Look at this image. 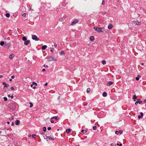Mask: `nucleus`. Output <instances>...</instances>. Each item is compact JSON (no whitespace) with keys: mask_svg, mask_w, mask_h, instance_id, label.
<instances>
[{"mask_svg":"<svg viewBox=\"0 0 146 146\" xmlns=\"http://www.w3.org/2000/svg\"><path fill=\"white\" fill-rule=\"evenodd\" d=\"M113 27V25L111 24H109L108 26V28L109 29H111Z\"/></svg>","mask_w":146,"mask_h":146,"instance_id":"obj_14","label":"nucleus"},{"mask_svg":"<svg viewBox=\"0 0 146 146\" xmlns=\"http://www.w3.org/2000/svg\"><path fill=\"white\" fill-rule=\"evenodd\" d=\"M138 117L139 119H140L141 118V117L140 115H139Z\"/></svg>","mask_w":146,"mask_h":146,"instance_id":"obj_47","label":"nucleus"},{"mask_svg":"<svg viewBox=\"0 0 146 146\" xmlns=\"http://www.w3.org/2000/svg\"><path fill=\"white\" fill-rule=\"evenodd\" d=\"M11 78H12V79H13L15 78V77L14 76H11Z\"/></svg>","mask_w":146,"mask_h":146,"instance_id":"obj_48","label":"nucleus"},{"mask_svg":"<svg viewBox=\"0 0 146 146\" xmlns=\"http://www.w3.org/2000/svg\"><path fill=\"white\" fill-rule=\"evenodd\" d=\"M46 138H44V139H46L47 141H48V139L53 141L54 138L52 137H50L48 136H46Z\"/></svg>","mask_w":146,"mask_h":146,"instance_id":"obj_5","label":"nucleus"},{"mask_svg":"<svg viewBox=\"0 0 146 146\" xmlns=\"http://www.w3.org/2000/svg\"><path fill=\"white\" fill-rule=\"evenodd\" d=\"M63 17V18H64V19H65V18H66V16H65H65H64Z\"/></svg>","mask_w":146,"mask_h":146,"instance_id":"obj_61","label":"nucleus"},{"mask_svg":"<svg viewBox=\"0 0 146 146\" xmlns=\"http://www.w3.org/2000/svg\"><path fill=\"white\" fill-rule=\"evenodd\" d=\"M3 76L2 75H1L0 74V78H2Z\"/></svg>","mask_w":146,"mask_h":146,"instance_id":"obj_55","label":"nucleus"},{"mask_svg":"<svg viewBox=\"0 0 146 146\" xmlns=\"http://www.w3.org/2000/svg\"><path fill=\"white\" fill-rule=\"evenodd\" d=\"M27 38L25 36H24L22 38V40L23 41H26L27 40Z\"/></svg>","mask_w":146,"mask_h":146,"instance_id":"obj_22","label":"nucleus"},{"mask_svg":"<svg viewBox=\"0 0 146 146\" xmlns=\"http://www.w3.org/2000/svg\"><path fill=\"white\" fill-rule=\"evenodd\" d=\"M119 131H116L115 132V134H119Z\"/></svg>","mask_w":146,"mask_h":146,"instance_id":"obj_36","label":"nucleus"},{"mask_svg":"<svg viewBox=\"0 0 146 146\" xmlns=\"http://www.w3.org/2000/svg\"><path fill=\"white\" fill-rule=\"evenodd\" d=\"M36 135L35 134H33L32 135V137L33 138H35L36 136Z\"/></svg>","mask_w":146,"mask_h":146,"instance_id":"obj_31","label":"nucleus"},{"mask_svg":"<svg viewBox=\"0 0 146 146\" xmlns=\"http://www.w3.org/2000/svg\"><path fill=\"white\" fill-rule=\"evenodd\" d=\"M117 145H119L120 146H121L122 145V143H121L120 144H119L118 143H117Z\"/></svg>","mask_w":146,"mask_h":146,"instance_id":"obj_44","label":"nucleus"},{"mask_svg":"<svg viewBox=\"0 0 146 146\" xmlns=\"http://www.w3.org/2000/svg\"><path fill=\"white\" fill-rule=\"evenodd\" d=\"M4 100L5 101H7V99L6 97H4L3 98Z\"/></svg>","mask_w":146,"mask_h":146,"instance_id":"obj_30","label":"nucleus"},{"mask_svg":"<svg viewBox=\"0 0 146 146\" xmlns=\"http://www.w3.org/2000/svg\"><path fill=\"white\" fill-rule=\"evenodd\" d=\"M19 123H20V121L19 120H16L15 122V124L17 125H18L19 124Z\"/></svg>","mask_w":146,"mask_h":146,"instance_id":"obj_15","label":"nucleus"},{"mask_svg":"<svg viewBox=\"0 0 146 146\" xmlns=\"http://www.w3.org/2000/svg\"><path fill=\"white\" fill-rule=\"evenodd\" d=\"M29 103L30 104V107H32L33 106V104L31 102H29Z\"/></svg>","mask_w":146,"mask_h":146,"instance_id":"obj_34","label":"nucleus"},{"mask_svg":"<svg viewBox=\"0 0 146 146\" xmlns=\"http://www.w3.org/2000/svg\"><path fill=\"white\" fill-rule=\"evenodd\" d=\"M5 16L9 18L10 16V14L9 13H7L5 14Z\"/></svg>","mask_w":146,"mask_h":146,"instance_id":"obj_21","label":"nucleus"},{"mask_svg":"<svg viewBox=\"0 0 146 146\" xmlns=\"http://www.w3.org/2000/svg\"><path fill=\"white\" fill-rule=\"evenodd\" d=\"M133 99L134 100V101H135V99L137 98V96H136V95H134L133 97Z\"/></svg>","mask_w":146,"mask_h":146,"instance_id":"obj_25","label":"nucleus"},{"mask_svg":"<svg viewBox=\"0 0 146 146\" xmlns=\"http://www.w3.org/2000/svg\"><path fill=\"white\" fill-rule=\"evenodd\" d=\"M141 65H143L144 64L143 63H142L141 64Z\"/></svg>","mask_w":146,"mask_h":146,"instance_id":"obj_63","label":"nucleus"},{"mask_svg":"<svg viewBox=\"0 0 146 146\" xmlns=\"http://www.w3.org/2000/svg\"><path fill=\"white\" fill-rule=\"evenodd\" d=\"M90 88H88L87 89L86 91L87 93H88L90 92Z\"/></svg>","mask_w":146,"mask_h":146,"instance_id":"obj_28","label":"nucleus"},{"mask_svg":"<svg viewBox=\"0 0 146 146\" xmlns=\"http://www.w3.org/2000/svg\"><path fill=\"white\" fill-rule=\"evenodd\" d=\"M43 131H46V128L45 127H43Z\"/></svg>","mask_w":146,"mask_h":146,"instance_id":"obj_29","label":"nucleus"},{"mask_svg":"<svg viewBox=\"0 0 146 146\" xmlns=\"http://www.w3.org/2000/svg\"><path fill=\"white\" fill-rule=\"evenodd\" d=\"M102 95L104 97H106L107 95L106 93L105 92H104L103 93Z\"/></svg>","mask_w":146,"mask_h":146,"instance_id":"obj_24","label":"nucleus"},{"mask_svg":"<svg viewBox=\"0 0 146 146\" xmlns=\"http://www.w3.org/2000/svg\"><path fill=\"white\" fill-rule=\"evenodd\" d=\"M140 114L141 115V117H142L143 115V113L142 112H141L140 113Z\"/></svg>","mask_w":146,"mask_h":146,"instance_id":"obj_37","label":"nucleus"},{"mask_svg":"<svg viewBox=\"0 0 146 146\" xmlns=\"http://www.w3.org/2000/svg\"><path fill=\"white\" fill-rule=\"evenodd\" d=\"M42 71H45V69H42Z\"/></svg>","mask_w":146,"mask_h":146,"instance_id":"obj_57","label":"nucleus"},{"mask_svg":"<svg viewBox=\"0 0 146 146\" xmlns=\"http://www.w3.org/2000/svg\"><path fill=\"white\" fill-rule=\"evenodd\" d=\"M7 123L8 124H9V123H9V122L8 121V122H7Z\"/></svg>","mask_w":146,"mask_h":146,"instance_id":"obj_60","label":"nucleus"},{"mask_svg":"<svg viewBox=\"0 0 146 146\" xmlns=\"http://www.w3.org/2000/svg\"><path fill=\"white\" fill-rule=\"evenodd\" d=\"M48 61H56V59H55L54 57L53 56H50L48 58Z\"/></svg>","mask_w":146,"mask_h":146,"instance_id":"obj_3","label":"nucleus"},{"mask_svg":"<svg viewBox=\"0 0 146 146\" xmlns=\"http://www.w3.org/2000/svg\"><path fill=\"white\" fill-rule=\"evenodd\" d=\"M31 136V135H30V134H29V135H28V136H29V137H30V136Z\"/></svg>","mask_w":146,"mask_h":146,"instance_id":"obj_64","label":"nucleus"},{"mask_svg":"<svg viewBox=\"0 0 146 146\" xmlns=\"http://www.w3.org/2000/svg\"><path fill=\"white\" fill-rule=\"evenodd\" d=\"M9 119L10 120H13V117H11V118H9Z\"/></svg>","mask_w":146,"mask_h":146,"instance_id":"obj_46","label":"nucleus"},{"mask_svg":"<svg viewBox=\"0 0 146 146\" xmlns=\"http://www.w3.org/2000/svg\"><path fill=\"white\" fill-rule=\"evenodd\" d=\"M94 28L95 31L99 33L103 32L105 31V29L104 28L98 27H94Z\"/></svg>","mask_w":146,"mask_h":146,"instance_id":"obj_1","label":"nucleus"},{"mask_svg":"<svg viewBox=\"0 0 146 146\" xmlns=\"http://www.w3.org/2000/svg\"><path fill=\"white\" fill-rule=\"evenodd\" d=\"M105 2L104 0H103L102 2V5H104L105 4Z\"/></svg>","mask_w":146,"mask_h":146,"instance_id":"obj_38","label":"nucleus"},{"mask_svg":"<svg viewBox=\"0 0 146 146\" xmlns=\"http://www.w3.org/2000/svg\"><path fill=\"white\" fill-rule=\"evenodd\" d=\"M55 119L56 120H58V118L56 116H54L52 117L51 118V119Z\"/></svg>","mask_w":146,"mask_h":146,"instance_id":"obj_13","label":"nucleus"},{"mask_svg":"<svg viewBox=\"0 0 146 146\" xmlns=\"http://www.w3.org/2000/svg\"><path fill=\"white\" fill-rule=\"evenodd\" d=\"M41 134H42H42L44 135L45 134H44V132H42V133H41Z\"/></svg>","mask_w":146,"mask_h":146,"instance_id":"obj_58","label":"nucleus"},{"mask_svg":"<svg viewBox=\"0 0 146 146\" xmlns=\"http://www.w3.org/2000/svg\"><path fill=\"white\" fill-rule=\"evenodd\" d=\"M113 82L112 81H109L108 82V86H110L112 85L113 84Z\"/></svg>","mask_w":146,"mask_h":146,"instance_id":"obj_16","label":"nucleus"},{"mask_svg":"<svg viewBox=\"0 0 146 146\" xmlns=\"http://www.w3.org/2000/svg\"><path fill=\"white\" fill-rule=\"evenodd\" d=\"M44 67H46V68H47L48 67V66H47V65L45 66V65H44Z\"/></svg>","mask_w":146,"mask_h":146,"instance_id":"obj_54","label":"nucleus"},{"mask_svg":"<svg viewBox=\"0 0 146 146\" xmlns=\"http://www.w3.org/2000/svg\"><path fill=\"white\" fill-rule=\"evenodd\" d=\"M90 40H91L92 41L94 40V37L93 36H90Z\"/></svg>","mask_w":146,"mask_h":146,"instance_id":"obj_19","label":"nucleus"},{"mask_svg":"<svg viewBox=\"0 0 146 146\" xmlns=\"http://www.w3.org/2000/svg\"><path fill=\"white\" fill-rule=\"evenodd\" d=\"M102 63L103 65H105L106 63V61L105 60H104L102 61Z\"/></svg>","mask_w":146,"mask_h":146,"instance_id":"obj_26","label":"nucleus"},{"mask_svg":"<svg viewBox=\"0 0 146 146\" xmlns=\"http://www.w3.org/2000/svg\"><path fill=\"white\" fill-rule=\"evenodd\" d=\"M14 125V123H13V122H12V123H11V125H12H12Z\"/></svg>","mask_w":146,"mask_h":146,"instance_id":"obj_56","label":"nucleus"},{"mask_svg":"<svg viewBox=\"0 0 146 146\" xmlns=\"http://www.w3.org/2000/svg\"><path fill=\"white\" fill-rule=\"evenodd\" d=\"M11 90H13L14 89V88L13 87H11Z\"/></svg>","mask_w":146,"mask_h":146,"instance_id":"obj_49","label":"nucleus"},{"mask_svg":"<svg viewBox=\"0 0 146 146\" xmlns=\"http://www.w3.org/2000/svg\"><path fill=\"white\" fill-rule=\"evenodd\" d=\"M50 49H51V50H50V51L52 52H53V50H54L52 48H50Z\"/></svg>","mask_w":146,"mask_h":146,"instance_id":"obj_39","label":"nucleus"},{"mask_svg":"<svg viewBox=\"0 0 146 146\" xmlns=\"http://www.w3.org/2000/svg\"><path fill=\"white\" fill-rule=\"evenodd\" d=\"M30 41L29 40H26L24 42V44L25 45H27L30 43Z\"/></svg>","mask_w":146,"mask_h":146,"instance_id":"obj_8","label":"nucleus"},{"mask_svg":"<svg viewBox=\"0 0 146 146\" xmlns=\"http://www.w3.org/2000/svg\"><path fill=\"white\" fill-rule=\"evenodd\" d=\"M5 44V42L3 41H2L1 42L0 44L1 46H3Z\"/></svg>","mask_w":146,"mask_h":146,"instance_id":"obj_23","label":"nucleus"},{"mask_svg":"<svg viewBox=\"0 0 146 146\" xmlns=\"http://www.w3.org/2000/svg\"><path fill=\"white\" fill-rule=\"evenodd\" d=\"M135 79L136 80H139V78L138 77H137Z\"/></svg>","mask_w":146,"mask_h":146,"instance_id":"obj_43","label":"nucleus"},{"mask_svg":"<svg viewBox=\"0 0 146 146\" xmlns=\"http://www.w3.org/2000/svg\"><path fill=\"white\" fill-rule=\"evenodd\" d=\"M143 102H146V99L145 100H144Z\"/></svg>","mask_w":146,"mask_h":146,"instance_id":"obj_59","label":"nucleus"},{"mask_svg":"<svg viewBox=\"0 0 146 146\" xmlns=\"http://www.w3.org/2000/svg\"><path fill=\"white\" fill-rule=\"evenodd\" d=\"M34 85H35V87H36V86H37V84L35 82H33L32 84L31 85V87H33V86Z\"/></svg>","mask_w":146,"mask_h":146,"instance_id":"obj_12","label":"nucleus"},{"mask_svg":"<svg viewBox=\"0 0 146 146\" xmlns=\"http://www.w3.org/2000/svg\"><path fill=\"white\" fill-rule=\"evenodd\" d=\"M48 85V84L47 83H45L44 84V85L45 86H47Z\"/></svg>","mask_w":146,"mask_h":146,"instance_id":"obj_50","label":"nucleus"},{"mask_svg":"<svg viewBox=\"0 0 146 146\" xmlns=\"http://www.w3.org/2000/svg\"><path fill=\"white\" fill-rule=\"evenodd\" d=\"M111 145V146H115V145H115V144L114 145V144H113V143H111V145Z\"/></svg>","mask_w":146,"mask_h":146,"instance_id":"obj_42","label":"nucleus"},{"mask_svg":"<svg viewBox=\"0 0 146 146\" xmlns=\"http://www.w3.org/2000/svg\"><path fill=\"white\" fill-rule=\"evenodd\" d=\"M8 96L9 97H11V98H13V95H12L11 96L10 94H9Z\"/></svg>","mask_w":146,"mask_h":146,"instance_id":"obj_27","label":"nucleus"},{"mask_svg":"<svg viewBox=\"0 0 146 146\" xmlns=\"http://www.w3.org/2000/svg\"><path fill=\"white\" fill-rule=\"evenodd\" d=\"M51 122L52 123H54V121H53V120H51Z\"/></svg>","mask_w":146,"mask_h":146,"instance_id":"obj_53","label":"nucleus"},{"mask_svg":"<svg viewBox=\"0 0 146 146\" xmlns=\"http://www.w3.org/2000/svg\"><path fill=\"white\" fill-rule=\"evenodd\" d=\"M2 84L4 86V87H7L9 86V84H7L5 82H3Z\"/></svg>","mask_w":146,"mask_h":146,"instance_id":"obj_10","label":"nucleus"},{"mask_svg":"<svg viewBox=\"0 0 146 146\" xmlns=\"http://www.w3.org/2000/svg\"><path fill=\"white\" fill-rule=\"evenodd\" d=\"M9 107L10 109L12 110H14L16 108V103L15 102L10 103L9 105Z\"/></svg>","mask_w":146,"mask_h":146,"instance_id":"obj_2","label":"nucleus"},{"mask_svg":"<svg viewBox=\"0 0 146 146\" xmlns=\"http://www.w3.org/2000/svg\"><path fill=\"white\" fill-rule=\"evenodd\" d=\"M57 44L56 43H54V46L56 48L57 47Z\"/></svg>","mask_w":146,"mask_h":146,"instance_id":"obj_40","label":"nucleus"},{"mask_svg":"<svg viewBox=\"0 0 146 146\" xmlns=\"http://www.w3.org/2000/svg\"><path fill=\"white\" fill-rule=\"evenodd\" d=\"M32 39L36 41H38L39 40V38L37 37L36 35H33L32 37Z\"/></svg>","mask_w":146,"mask_h":146,"instance_id":"obj_4","label":"nucleus"},{"mask_svg":"<svg viewBox=\"0 0 146 146\" xmlns=\"http://www.w3.org/2000/svg\"><path fill=\"white\" fill-rule=\"evenodd\" d=\"M9 81H12V79H9Z\"/></svg>","mask_w":146,"mask_h":146,"instance_id":"obj_62","label":"nucleus"},{"mask_svg":"<svg viewBox=\"0 0 146 146\" xmlns=\"http://www.w3.org/2000/svg\"><path fill=\"white\" fill-rule=\"evenodd\" d=\"M123 132V131H122V130H120V131H119V133L120 134H122V133Z\"/></svg>","mask_w":146,"mask_h":146,"instance_id":"obj_41","label":"nucleus"},{"mask_svg":"<svg viewBox=\"0 0 146 146\" xmlns=\"http://www.w3.org/2000/svg\"><path fill=\"white\" fill-rule=\"evenodd\" d=\"M142 102L141 101L140 99H138L137 101L135 102V104L136 105H137L138 103L141 104Z\"/></svg>","mask_w":146,"mask_h":146,"instance_id":"obj_9","label":"nucleus"},{"mask_svg":"<svg viewBox=\"0 0 146 146\" xmlns=\"http://www.w3.org/2000/svg\"><path fill=\"white\" fill-rule=\"evenodd\" d=\"M47 46L46 45H44V46H42V49L43 50H45L46 49V48H47Z\"/></svg>","mask_w":146,"mask_h":146,"instance_id":"obj_17","label":"nucleus"},{"mask_svg":"<svg viewBox=\"0 0 146 146\" xmlns=\"http://www.w3.org/2000/svg\"><path fill=\"white\" fill-rule=\"evenodd\" d=\"M59 21L60 22H62L63 21V20L62 18H61L59 19Z\"/></svg>","mask_w":146,"mask_h":146,"instance_id":"obj_33","label":"nucleus"},{"mask_svg":"<svg viewBox=\"0 0 146 146\" xmlns=\"http://www.w3.org/2000/svg\"><path fill=\"white\" fill-rule=\"evenodd\" d=\"M93 129L94 130H95V129H96V126H94L93 127Z\"/></svg>","mask_w":146,"mask_h":146,"instance_id":"obj_35","label":"nucleus"},{"mask_svg":"<svg viewBox=\"0 0 146 146\" xmlns=\"http://www.w3.org/2000/svg\"><path fill=\"white\" fill-rule=\"evenodd\" d=\"M26 14L25 13L22 15V16H24V17H25L26 16Z\"/></svg>","mask_w":146,"mask_h":146,"instance_id":"obj_32","label":"nucleus"},{"mask_svg":"<svg viewBox=\"0 0 146 146\" xmlns=\"http://www.w3.org/2000/svg\"><path fill=\"white\" fill-rule=\"evenodd\" d=\"M32 87L33 88V89H34L36 88V87L34 85L33 86V87Z\"/></svg>","mask_w":146,"mask_h":146,"instance_id":"obj_52","label":"nucleus"},{"mask_svg":"<svg viewBox=\"0 0 146 146\" xmlns=\"http://www.w3.org/2000/svg\"><path fill=\"white\" fill-rule=\"evenodd\" d=\"M132 23L133 24L137 25H141V22H139L137 21H133L132 22Z\"/></svg>","mask_w":146,"mask_h":146,"instance_id":"obj_6","label":"nucleus"},{"mask_svg":"<svg viewBox=\"0 0 146 146\" xmlns=\"http://www.w3.org/2000/svg\"><path fill=\"white\" fill-rule=\"evenodd\" d=\"M71 129H68L66 130V132L67 133H69Z\"/></svg>","mask_w":146,"mask_h":146,"instance_id":"obj_20","label":"nucleus"},{"mask_svg":"<svg viewBox=\"0 0 146 146\" xmlns=\"http://www.w3.org/2000/svg\"><path fill=\"white\" fill-rule=\"evenodd\" d=\"M47 129L48 130H50L51 129V127H48Z\"/></svg>","mask_w":146,"mask_h":146,"instance_id":"obj_45","label":"nucleus"},{"mask_svg":"<svg viewBox=\"0 0 146 146\" xmlns=\"http://www.w3.org/2000/svg\"><path fill=\"white\" fill-rule=\"evenodd\" d=\"M78 20H76L74 21H73L70 24L71 25H73L75 24L76 23H78Z\"/></svg>","mask_w":146,"mask_h":146,"instance_id":"obj_7","label":"nucleus"},{"mask_svg":"<svg viewBox=\"0 0 146 146\" xmlns=\"http://www.w3.org/2000/svg\"><path fill=\"white\" fill-rule=\"evenodd\" d=\"M84 129H82L81 131V132L82 133H84Z\"/></svg>","mask_w":146,"mask_h":146,"instance_id":"obj_51","label":"nucleus"},{"mask_svg":"<svg viewBox=\"0 0 146 146\" xmlns=\"http://www.w3.org/2000/svg\"><path fill=\"white\" fill-rule=\"evenodd\" d=\"M64 54L65 52L64 51H62L59 52V54L60 55H62L63 54Z\"/></svg>","mask_w":146,"mask_h":146,"instance_id":"obj_18","label":"nucleus"},{"mask_svg":"<svg viewBox=\"0 0 146 146\" xmlns=\"http://www.w3.org/2000/svg\"><path fill=\"white\" fill-rule=\"evenodd\" d=\"M14 56V55L13 54H11L9 56V58L11 59H12Z\"/></svg>","mask_w":146,"mask_h":146,"instance_id":"obj_11","label":"nucleus"}]
</instances>
